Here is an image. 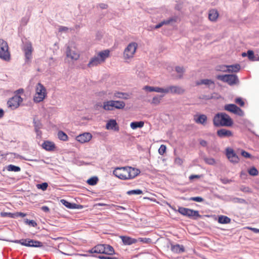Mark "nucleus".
I'll list each match as a JSON object with an SVG mask.
<instances>
[{
	"label": "nucleus",
	"instance_id": "f257e3e1",
	"mask_svg": "<svg viewBox=\"0 0 259 259\" xmlns=\"http://www.w3.org/2000/svg\"><path fill=\"white\" fill-rule=\"evenodd\" d=\"M140 173L139 169L131 166L117 167L113 170L115 177L123 180L134 179Z\"/></svg>",
	"mask_w": 259,
	"mask_h": 259
},
{
	"label": "nucleus",
	"instance_id": "f03ea898",
	"mask_svg": "<svg viewBox=\"0 0 259 259\" xmlns=\"http://www.w3.org/2000/svg\"><path fill=\"white\" fill-rule=\"evenodd\" d=\"M213 124L215 126H231L233 121L230 116L223 112L216 114L213 118Z\"/></svg>",
	"mask_w": 259,
	"mask_h": 259
},
{
	"label": "nucleus",
	"instance_id": "7ed1b4c3",
	"mask_svg": "<svg viewBox=\"0 0 259 259\" xmlns=\"http://www.w3.org/2000/svg\"><path fill=\"white\" fill-rule=\"evenodd\" d=\"M110 51L108 50L99 52L97 56L92 58L89 61L88 66L90 68L96 66L102 63L109 57Z\"/></svg>",
	"mask_w": 259,
	"mask_h": 259
},
{
	"label": "nucleus",
	"instance_id": "20e7f679",
	"mask_svg": "<svg viewBox=\"0 0 259 259\" xmlns=\"http://www.w3.org/2000/svg\"><path fill=\"white\" fill-rule=\"evenodd\" d=\"M47 92L45 87L40 83H38L35 87V93L33 97V101L39 103L47 97Z\"/></svg>",
	"mask_w": 259,
	"mask_h": 259
},
{
	"label": "nucleus",
	"instance_id": "39448f33",
	"mask_svg": "<svg viewBox=\"0 0 259 259\" xmlns=\"http://www.w3.org/2000/svg\"><path fill=\"white\" fill-rule=\"evenodd\" d=\"M217 78L224 82L232 86L239 83V80L238 76L235 74H225L217 76Z\"/></svg>",
	"mask_w": 259,
	"mask_h": 259
},
{
	"label": "nucleus",
	"instance_id": "423d86ee",
	"mask_svg": "<svg viewBox=\"0 0 259 259\" xmlns=\"http://www.w3.org/2000/svg\"><path fill=\"white\" fill-rule=\"evenodd\" d=\"M0 58L6 61L11 58L8 43L2 39H0Z\"/></svg>",
	"mask_w": 259,
	"mask_h": 259
},
{
	"label": "nucleus",
	"instance_id": "0eeeda50",
	"mask_svg": "<svg viewBox=\"0 0 259 259\" xmlns=\"http://www.w3.org/2000/svg\"><path fill=\"white\" fill-rule=\"evenodd\" d=\"M138 48V44L133 42L130 43L123 52V58L125 60H128L134 57Z\"/></svg>",
	"mask_w": 259,
	"mask_h": 259
},
{
	"label": "nucleus",
	"instance_id": "6e6552de",
	"mask_svg": "<svg viewBox=\"0 0 259 259\" xmlns=\"http://www.w3.org/2000/svg\"><path fill=\"white\" fill-rule=\"evenodd\" d=\"M177 215L176 217H174L173 215L170 214L171 218L174 219H180V215H182L183 216L187 217L191 219H197L201 217V215L199 214L198 211H173Z\"/></svg>",
	"mask_w": 259,
	"mask_h": 259
},
{
	"label": "nucleus",
	"instance_id": "1a4fd4ad",
	"mask_svg": "<svg viewBox=\"0 0 259 259\" xmlns=\"http://www.w3.org/2000/svg\"><path fill=\"white\" fill-rule=\"evenodd\" d=\"M22 102L23 99L20 96L16 95L8 100L7 104L9 108L14 110L18 108Z\"/></svg>",
	"mask_w": 259,
	"mask_h": 259
},
{
	"label": "nucleus",
	"instance_id": "9d476101",
	"mask_svg": "<svg viewBox=\"0 0 259 259\" xmlns=\"http://www.w3.org/2000/svg\"><path fill=\"white\" fill-rule=\"evenodd\" d=\"M224 109L225 110L231 112L239 116H243L244 115V112L240 108L237 107L235 104H227L224 107Z\"/></svg>",
	"mask_w": 259,
	"mask_h": 259
},
{
	"label": "nucleus",
	"instance_id": "9b49d317",
	"mask_svg": "<svg viewBox=\"0 0 259 259\" xmlns=\"http://www.w3.org/2000/svg\"><path fill=\"white\" fill-rule=\"evenodd\" d=\"M226 156L229 161L232 163H238L239 161V158L234 151L230 148L226 149Z\"/></svg>",
	"mask_w": 259,
	"mask_h": 259
},
{
	"label": "nucleus",
	"instance_id": "f8f14e48",
	"mask_svg": "<svg viewBox=\"0 0 259 259\" xmlns=\"http://www.w3.org/2000/svg\"><path fill=\"white\" fill-rule=\"evenodd\" d=\"M25 53V56L26 62H29L32 58V53L33 48L32 45L30 42L26 43L23 49Z\"/></svg>",
	"mask_w": 259,
	"mask_h": 259
},
{
	"label": "nucleus",
	"instance_id": "ddd939ff",
	"mask_svg": "<svg viewBox=\"0 0 259 259\" xmlns=\"http://www.w3.org/2000/svg\"><path fill=\"white\" fill-rule=\"evenodd\" d=\"M92 138V135L90 133H84L76 136V140L80 143L89 142Z\"/></svg>",
	"mask_w": 259,
	"mask_h": 259
},
{
	"label": "nucleus",
	"instance_id": "4468645a",
	"mask_svg": "<svg viewBox=\"0 0 259 259\" xmlns=\"http://www.w3.org/2000/svg\"><path fill=\"white\" fill-rule=\"evenodd\" d=\"M217 135L221 138H229L233 136V133L231 131L225 128L218 130Z\"/></svg>",
	"mask_w": 259,
	"mask_h": 259
},
{
	"label": "nucleus",
	"instance_id": "2eb2a0df",
	"mask_svg": "<svg viewBox=\"0 0 259 259\" xmlns=\"http://www.w3.org/2000/svg\"><path fill=\"white\" fill-rule=\"evenodd\" d=\"M168 93L182 94L185 92V90L182 88L176 85H171L167 88Z\"/></svg>",
	"mask_w": 259,
	"mask_h": 259
},
{
	"label": "nucleus",
	"instance_id": "dca6fc26",
	"mask_svg": "<svg viewBox=\"0 0 259 259\" xmlns=\"http://www.w3.org/2000/svg\"><path fill=\"white\" fill-rule=\"evenodd\" d=\"M66 56L71 60H77L79 58V54L74 50H72L69 47L66 49Z\"/></svg>",
	"mask_w": 259,
	"mask_h": 259
},
{
	"label": "nucleus",
	"instance_id": "f3484780",
	"mask_svg": "<svg viewBox=\"0 0 259 259\" xmlns=\"http://www.w3.org/2000/svg\"><path fill=\"white\" fill-rule=\"evenodd\" d=\"M60 202L67 208L69 209H82L83 206L81 205L76 204L75 203H72L68 202L64 199H61Z\"/></svg>",
	"mask_w": 259,
	"mask_h": 259
},
{
	"label": "nucleus",
	"instance_id": "a211bd4d",
	"mask_svg": "<svg viewBox=\"0 0 259 259\" xmlns=\"http://www.w3.org/2000/svg\"><path fill=\"white\" fill-rule=\"evenodd\" d=\"M1 215L2 217H9L10 218H18L19 217H24L26 215L25 213H22L21 212H16L15 213L7 212H1Z\"/></svg>",
	"mask_w": 259,
	"mask_h": 259
},
{
	"label": "nucleus",
	"instance_id": "6ab92c4d",
	"mask_svg": "<svg viewBox=\"0 0 259 259\" xmlns=\"http://www.w3.org/2000/svg\"><path fill=\"white\" fill-rule=\"evenodd\" d=\"M42 147L47 151H53L55 150L56 146L54 142L46 141L42 144Z\"/></svg>",
	"mask_w": 259,
	"mask_h": 259
},
{
	"label": "nucleus",
	"instance_id": "aec40b11",
	"mask_svg": "<svg viewBox=\"0 0 259 259\" xmlns=\"http://www.w3.org/2000/svg\"><path fill=\"white\" fill-rule=\"evenodd\" d=\"M105 247L104 244H98L91 249L89 250L90 253H104Z\"/></svg>",
	"mask_w": 259,
	"mask_h": 259
},
{
	"label": "nucleus",
	"instance_id": "412c9836",
	"mask_svg": "<svg viewBox=\"0 0 259 259\" xmlns=\"http://www.w3.org/2000/svg\"><path fill=\"white\" fill-rule=\"evenodd\" d=\"M124 245H131L137 242V239L128 236H121L120 237Z\"/></svg>",
	"mask_w": 259,
	"mask_h": 259
},
{
	"label": "nucleus",
	"instance_id": "4be33fe9",
	"mask_svg": "<svg viewBox=\"0 0 259 259\" xmlns=\"http://www.w3.org/2000/svg\"><path fill=\"white\" fill-rule=\"evenodd\" d=\"M207 116L204 114L195 115L194 119L197 123L204 124L207 121Z\"/></svg>",
	"mask_w": 259,
	"mask_h": 259
},
{
	"label": "nucleus",
	"instance_id": "5701e85b",
	"mask_svg": "<svg viewBox=\"0 0 259 259\" xmlns=\"http://www.w3.org/2000/svg\"><path fill=\"white\" fill-rule=\"evenodd\" d=\"M106 128L108 130H114L118 131L119 127L115 120L111 119L106 124Z\"/></svg>",
	"mask_w": 259,
	"mask_h": 259
},
{
	"label": "nucleus",
	"instance_id": "b1692460",
	"mask_svg": "<svg viewBox=\"0 0 259 259\" xmlns=\"http://www.w3.org/2000/svg\"><path fill=\"white\" fill-rule=\"evenodd\" d=\"M219 17V13L217 10L211 9L209 10L208 19L211 21H216Z\"/></svg>",
	"mask_w": 259,
	"mask_h": 259
},
{
	"label": "nucleus",
	"instance_id": "393cba45",
	"mask_svg": "<svg viewBox=\"0 0 259 259\" xmlns=\"http://www.w3.org/2000/svg\"><path fill=\"white\" fill-rule=\"evenodd\" d=\"M112 103L114 109H122L124 108L125 106V103L121 101L112 100Z\"/></svg>",
	"mask_w": 259,
	"mask_h": 259
},
{
	"label": "nucleus",
	"instance_id": "a878e982",
	"mask_svg": "<svg viewBox=\"0 0 259 259\" xmlns=\"http://www.w3.org/2000/svg\"><path fill=\"white\" fill-rule=\"evenodd\" d=\"M227 67V71L229 72H238L240 70V65L238 64L232 65H228Z\"/></svg>",
	"mask_w": 259,
	"mask_h": 259
},
{
	"label": "nucleus",
	"instance_id": "bb28decb",
	"mask_svg": "<svg viewBox=\"0 0 259 259\" xmlns=\"http://www.w3.org/2000/svg\"><path fill=\"white\" fill-rule=\"evenodd\" d=\"M28 245L29 247H42L43 243L40 241L28 239Z\"/></svg>",
	"mask_w": 259,
	"mask_h": 259
},
{
	"label": "nucleus",
	"instance_id": "cd10ccee",
	"mask_svg": "<svg viewBox=\"0 0 259 259\" xmlns=\"http://www.w3.org/2000/svg\"><path fill=\"white\" fill-rule=\"evenodd\" d=\"M171 250L175 253H181L185 251L184 248L182 245L176 244L171 245Z\"/></svg>",
	"mask_w": 259,
	"mask_h": 259
},
{
	"label": "nucleus",
	"instance_id": "c85d7f7f",
	"mask_svg": "<svg viewBox=\"0 0 259 259\" xmlns=\"http://www.w3.org/2000/svg\"><path fill=\"white\" fill-rule=\"evenodd\" d=\"M114 97L117 98L127 99L130 97V95L126 93H122L119 92H115L114 93Z\"/></svg>",
	"mask_w": 259,
	"mask_h": 259
},
{
	"label": "nucleus",
	"instance_id": "c756f323",
	"mask_svg": "<svg viewBox=\"0 0 259 259\" xmlns=\"http://www.w3.org/2000/svg\"><path fill=\"white\" fill-rule=\"evenodd\" d=\"M144 125V122L143 121L132 122L130 124V126L133 130L137 128H142Z\"/></svg>",
	"mask_w": 259,
	"mask_h": 259
},
{
	"label": "nucleus",
	"instance_id": "7c9ffc66",
	"mask_svg": "<svg viewBox=\"0 0 259 259\" xmlns=\"http://www.w3.org/2000/svg\"><path fill=\"white\" fill-rule=\"evenodd\" d=\"M103 108L105 110H113L114 108L113 107L112 100L104 102L103 103Z\"/></svg>",
	"mask_w": 259,
	"mask_h": 259
},
{
	"label": "nucleus",
	"instance_id": "2f4dec72",
	"mask_svg": "<svg viewBox=\"0 0 259 259\" xmlns=\"http://www.w3.org/2000/svg\"><path fill=\"white\" fill-rule=\"evenodd\" d=\"M231 219L227 216L220 215L218 218V222L220 224H229Z\"/></svg>",
	"mask_w": 259,
	"mask_h": 259
},
{
	"label": "nucleus",
	"instance_id": "473e14b6",
	"mask_svg": "<svg viewBox=\"0 0 259 259\" xmlns=\"http://www.w3.org/2000/svg\"><path fill=\"white\" fill-rule=\"evenodd\" d=\"M104 247H105V248H104L105 251H104L103 254L111 255L114 253V250L113 248L111 246L108 245V244H104Z\"/></svg>",
	"mask_w": 259,
	"mask_h": 259
},
{
	"label": "nucleus",
	"instance_id": "72a5a7b5",
	"mask_svg": "<svg viewBox=\"0 0 259 259\" xmlns=\"http://www.w3.org/2000/svg\"><path fill=\"white\" fill-rule=\"evenodd\" d=\"M196 84L197 85H199L201 84L210 85L211 84H214V82L210 79H204L197 81Z\"/></svg>",
	"mask_w": 259,
	"mask_h": 259
},
{
	"label": "nucleus",
	"instance_id": "f704fd0d",
	"mask_svg": "<svg viewBox=\"0 0 259 259\" xmlns=\"http://www.w3.org/2000/svg\"><path fill=\"white\" fill-rule=\"evenodd\" d=\"M57 135L60 140L67 141L68 140V136L63 131H59Z\"/></svg>",
	"mask_w": 259,
	"mask_h": 259
},
{
	"label": "nucleus",
	"instance_id": "c9c22d12",
	"mask_svg": "<svg viewBox=\"0 0 259 259\" xmlns=\"http://www.w3.org/2000/svg\"><path fill=\"white\" fill-rule=\"evenodd\" d=\"M178 20V17H174L171 18H169L168 20H163V21L161 22L162 25H167L170 24L172 22H176Z\"/></svg>",
	"mask_w": 259,
	"mask_h": 259
},
{
	"label": "nucleus",
	"instance_id": "e433bc0d",
	"mask_svg": "<svg viewBox=\"0 0 259 259\" xmlns=\"http://www.w3.org/2000/svg\"><path fill=\"white\" fill-rule=\"evenodd\" d=\"M7 170L8 171L18 172V171H20L21 168L19 166H15V165H14L12 164H10L8 166Z\"/></svg>",
	"mask_w": 259,
	"mask_h": 259
},
{
	"label": "nucleus",
	"instance_id": "4c0bfd02",
	"mask_svg": "<svg viewBox=\"0 0 259 259\" xmlns=\"http://www.w3.org/2000/svg\"><path fill=\"white\" fill-rule=\"evenodd\" d=\"M163 96H157L153 98L151 103L154 105H158L160 103Z\"/></svg>",
	"mask_w": 259,
	"mask_h": 259
},
{
	"label": "nucleus",
	"instance_id": "58836bf2",
	"mask_svg": "<svg viewBox=\"0 0 259 259\" xmlns=\"http://www.w3.org/2000/svg\"><path fill=\"white\" fill-rule=\"evenodd\" d=\"M98 181V179L96 177H92L90 178L87 181V183L89 185L91 186H94L96 185Z\"/></svg>",
	"mask_w": 259,
	"mask_h": 259
},
{
	"label": "nucleus",
	"instance_id": "ea45409f",
	"mask_svg": "<svg viewBox=\"0 0 259 259\" xmlns=\"http://www.w3.org/2000/svg\"><path fill=\"white\" fill-rule=\"evenodd\" d=\"M248 172L250 176H256L258 174L257 169L255 167H252L248 170Z\"/></svg>",
	"mask_w": 259,
	"mask_h": 259
},
{
	"label": "nucleus",
	"instance_id": "a19ab883",
	"mask_svg": "<svg viewBox=\"0 0 259 259\" xmlns=\"http://www.w3.org/2000/svg\"><path fill=\"white\" fill-rule=\"evenodd\" d=\"M143 193L142 190L140 189L130 190L127 192V194L129 195H140Z\"/></svg>",
	"mask_w": 259,
	"mask_h": 259
},
{
	"label": "nucleus",
	"instance_id": "79ce46f5",
	"mask_svg": "<svg viewBox=\"0 0 259 259\" xmlns=\"http://www.w3.org/2000/svg\"><path fill=\"white\" fill-rule=\"evenodd\" d=\"M154 92L157 93L168 94V90H167V88L165 89H163L160 87H155Z\"/></svg>",
	"mask_w": 259,
	"mask_h": 259
},
{
	"label": "nucleus",
	"instance_id": "37998d69",
	"mask_svg": "<svg viewBox=\"0 0 259 259\" xmlns=\"http://www.w3.org/2000/svg\"><path fill=\"white\" fill-rule=\"evenodd\" d=\"M33 123L35 131L36 132H38L39 131V130L41 128V123L39 122V121H36L35 120H34Z\"/></svg>",
	"mask_w": 259,
	"mask_h": 259
},
{
	"label": "nucleus",
	"instance_id": "c03bdc74",
	"mask_svg": "<svg viewBox=\"0 0 259 259\" xmlns=\"http://www.w3.org/2000/svg\"><path fill=\"white\" fill-rule=\"evenodd\" d=\"M166 147L164 145H161L158 149V153L160 155H163L166 152Z\"/></svg>",
	"mask_w": 259,
	"mask_h": 259
},
{
	"label": "nucleus",
	"instance_id": "a18cd8bd",
	"mask_svg": "<svg viewBox=\"0 0 259 259\" xmlns=\"http://www.w3.org/2000/svg\"><path fill=\"white\" fill-rule=\"evenodd\" d=\"M48 186V184L47 183H43L41 184H37V188L38 189H40L43 191L46 190Z\"/></svg>",
	"mask_w": 259,
	"mask_h": 259
},
{
	"label": "nucleus",
	"instance_id": "49530a36",
	"mask_svg": "<svg viewBox=\"0 0 259 259\" xmlns=\"http://www.w3.org/2000/svg\"><path fill=\"white\" fill-rule=\"evenodd\" d=\"M27 241H28V239H21L20 240H15L14 242L15 243H20L21 244H22V245H24V246H28Z\"/></svg>",
	"mask_w": 259,
	"mask_h": 259
},
{
	"label": "nucleus",
	"instance_id": "de8ad7c7",
	"mask_svg": "<svg viewBox=\"0 0 259 259\" xmlns=\"http://www.w3.org/2000/svg\"><path fill=\"white\" fill-rule=\"evenodd\" d=\"M25 222L33 227H35L37 226V223L33 220H29L28 219H25Z\"/></svg>",
	"mask_w": 259,
	"mask_h": 259
},
{
	"label": "nucleus",
	"instance_id": "09e8293b",
	"mask_svg": "<svg viewBox=\"0 0 259 259\" xmlns=\"http://www.w3.org/2000/svg\"><path fill=\"white\" fill-rule=\"evenodd\" d=\"M205 162L210 165H213L215 164V160L212 158H206L204 159Z\"/></svg>",
	"mask_w": 259,
	"mask_h": 259
},
{
	"label": "nucleus",
	"instance_id": "8fccbe9b",
	"mask_svg": "<svg viewBox=\"0 0 259 259\" xmlns=\"http://www.w3.org/2000/svg\"><path fill=\"white\" fill-rule=\"evenodd\" d=\"M176 71L178 73H181V75H180V78H181L182 77L183 73L184 72V68L183 67L177 66L176 67Z\"/></svg>",
	"mask_w": 259,
	"mask_h": 259
},
{
	"label": "nucleus",
	"instance_id": "3c124183",
	"mask_svg": "<svg viewBox=\"0 0 259 259\" xmlns=\"http://www.w3.org/2000/svg\"><path fill=\"white\" fill-rule=\"evenodd\" d=\"M247 56H248V59L250 60H251V61H254V53L252 51H251V50H248L247 51Z\"/></svg>",
	"mask_w": 259,
	"mask_h": 259
},
{
	"label": "nucleus",
	"instance_id": "603ef678",
	"mask_svg": "<svg viewBox=\"0 0 259 259\" xmlns=\"http://www.w3.org/2000/svg\"><path fill=\"white\" fill-rule=\"evenodd\" d=\"M241 155L245 158H251L252 156L247 152L242 150L241 152Z\"/></svg>",
	"mask_w": 259,
	"mask_h": 259
},
{
	"label": "nucleus",
	"instance_id": "864d4df0",
	"mask_svg": "<svg viewBox=\"0 0 259 259\" xmlns=\"http://www.w3.org/2000/svg\"><path fill=\"white\" fill-rule=\"evenodd\" d=\"M235 103L243 107L244 105V102L240 98H238L235 100Z\"/></svg>",
	"mask_w": 259,
	"mask_h": 259
},
{
	"label": "nucleus",
	"instance_id": "5fc2aeb1",
	"mask_svg": "<svg viewBox=\"0 0 259 259\" xmlns=\"http://www.w3.org/2000/svg\"><path fill=\"white\" fill-rule=\"evenodd\" d=\"M143 89L150 92H154L155 87L146 85L143 88Z\"/></svg>",
	"mask_w": 259,
	"mask_h": 259
},
{
	"label": "nucleus",
	"instance_id": "6e6d98bb",
	"mask_svg": "<svg viewBox=\"0 0 259 259\" xmlns=\"http://www.w3.org/2000/svg\"><path fill=\"white\" fill-rule=\"evenodd\" d=\"M245 229L250 230L252 231L254 233H259V229L255 228H252L250 227H246L245 228Z\"/></svg>",
	"mask_w": 259,
	"mask_h": 259
},
{
	"label": "nucleus",
	"instance_id": "4d7b16f0",
	"mask_svg": "<svg viewBox=\"0 0 259 259\" xmlns=\"http://www.w3.org/2000/svg\"><path fill=\"white\" fill-rule=\"evenodd\" d=\"M175 162L178 164L182 165L183 163V160L181 158L177 157L175 159Z\"/></svg>",
	"mask_w": 259,
	"mask_h": 259
},
{
	"label": "nucleus",
	"instance_id": "13d9d810",
	"mask_svg": "<svg viewBox=\"0 0 259 259\" xmlns=\"http://www.w3.org/2000/svg\"><path fill=\"white\" fill-rule=\"evenodd\" d=\"M191 199L197 202H201L203 200V198L200 197H193Z\"/></svg>",
	"mask_w": 259,
	"mask_h": 259
},
{
	"label": "nucleus",
	"instance_id": "bf43d9fd",
	"mask_svg": "<svg viewBox=\"0 0 259 259\" xmlns=\"http://www.w3.org/2000/svg\"><path fill=\"white\" fill-rule=\"evenodd\" d=\"M227 66H225V65L222 66H220V68L218 69V70H220V71H224V72H228L227 69V70L225 69L226 68L227 69Z\"/></svg>",
	"mask_w": 259,
	"mask_h": 259
},
{
	"label": "nucleus",
	"instance_id": "052dcab7",
	"mask_svg": "<svg viewBox=\"0 0 259 259\" xmlns=\"http://www.w3.org/2000/svg\"><path fill=\"white\" fill-rule=\"evenodd\" d=\"M200 144L203 147H206L207 145V143L206 141L201 140L200 141Z\"/></svg>",
	"mask_w": 259,
	"mask_h": 259
},
{
	"label": "nucleus",
	"instance_id": "680f3d73",
	"mask_svg": "<svg viewBox=\"0 0 259 259\" xmlns=\"http://www.w3.org/2000/svg\"><path fill=\"white\" fill-rule=\"evenodd\" d=\"M68 29V28L66 27H64V26H61L59 29V31L60 32H62V31H67V30Z\"/></svg>",
	"mask_w": 259,
	"mask_h": 259
},
{
	"label": "nucleus",
	"instance_id": "e2e57ef3",
	"mask_svg": "<svg viewBox=\"0 0 259 259\" xmlns=\"http://www.w3.org/2000/svg\"><path fill=\"white\" fill-rule=\"evenodd\" d=\"M199 178H200V176H199V175H192L189 177L190 180H193L194 179H199Z\"/></svg>",
	"mask_w": 259,
	"mask_h": 259
},
{
	"label": "nucleus",
	"instance_id": "0e129e2a",
	"mask_svg": "<svg viewBox=\"0 0 259 259\" xmlns=\"http://www.w3.org/2000/svg\"><path fill=\"white\" fill-rule=\"evenodd\" d=\"M241 190L245 192H250V189L248 187H244L241 188Z\"/></svg>",
	"mask_w": 259,
	"mask_h": 259
},
{
	"label": "nucleus",
	"instance_id": "69168bd1",
	"mask_svg": "<svg viewBox=\"0 0 259 259\" xmlns=\"http://www.w3.org/2000/svg\"><path fill=\"white\" fill-rule=\"evenodd\" d=\"M15 93L16 94V95L20 94V93H23L24 90L23 89H20L16 91Z\"/></svg>",
	"mask_w": 259,
	"mask_h": 259
},
{
	"label": "nucleus",
	"instance_id": "338daca9",
	"mask_svg": "<svg viewBox=\"0 0 259 259\" xmlns=\"http://www.w3.org/2000/svg\"><path fill=\"white\" fill-rule=\"evenodd\" d=\"M100 7L102 9H106L107 8L108 6L105 4H101L100 5Z\"/></svg>",
	"mask_w": 259,
	"mask_h": 259
},
{
	"label": "nucleus",
	"instance_id": "774afa93",
	"mask_svg": "<svg viewBox=\"0 0 259 259\" xmlns=\"http://www.w3.org/2000/svg\"><path fill=\"white\" fill-rule=\"evenodd\" d=\"M162 24L161 23V22L159 23V24H158L157 25H156L155 26V29H158L159 28H160L161 26H162Z\"/></svg>",
	"mask_w": 259,
	"mask_h": 259
}]
</instances>
